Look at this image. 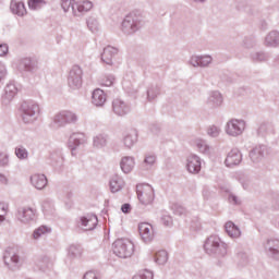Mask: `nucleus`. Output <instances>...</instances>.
Wrapping results in <instances>:
<instances>
[{"mask_svg": "<svg viewBox=\"0 0 279 279\" xmlns=\"http://www.w3.org/2000/svg\"><path fill=\"white\" fill-rule=\"evenodd\" d=\"M21 119L26 125H32L40 117V105L34 100L24 101L20 108Z\"/></svg>", "mask_w": 279, "mask_h": 279, "instance_id": "obj_1", "label": "nucleus"}, {"mask_svg": "<svg viewBox=\"0 0 279 279\" xmlns=\"http://www.w3.org/2000/svg\"><path fill=\"white\" fill-rule=\"evenodd\" d=\"M204 250L209 256L223 257L228 254V244L219 235H210L204 243Z\"/></svg>", "mask_w": 279, "mask_h": 279, "instance_id": "obj_2", "label": "nucleus"}, {"mask_svg": "<svg viewBox=\"0 0 279 279\" xmlns=\"http://www.w3.org/2000/svg\"><path fill=\"white\" fill-rule=\"evenodd\" d=\"M141 28V10H134L130 12L122 21L121 32L125 34V36H132V34H136Z\"/></svg>", "mask_w": 279, "mask_h": 279, "instance_id": "obj_3", "label": "nucleus"}, {"mask_svg": "<svg viewBox=\"0 0 279 279\" xmlns=\"http://www.w3.org/2000/svg\"><path fill=\"white\" fill-rule=\"evenodd\" d=\"M113 254L119 258H130L134 254V243L129 239H118L112 244Z\"/></svg>", "mask_w": 279, "mask_h": 279, "instance_id": "obj_4", "label": "nucleus"}, {"mask_svg": "<svg viewBox=\"0 0 279 279\" xmlns=\"http://www.w3.org/2000/svg\"><path fill=\"white\" fill-rule=\"evenodd\" d=\"M245 128H247V123L243 119H230L225 125V132L227 136H231V138H239V136H243V132H245Z\"/></svg>", "mask_w": 279, "mask_h": 279, "instance_id": "obj_5", "label": "nucleus"}, {"mask_svg": "<svg viewBox=\"0 0 279 279\" xmlns=\"http://www.w3.org/2000/svg\"><path fill=\"white\" fill-rule=\"evenodd\" d=\"M84 70L80 65H73L68 74V86L71 90H80L84 84Z\"/></svg>", "mask_w": 279, "mask_h": 279, "instance_id": "obj_6", "label": "nucleus"}, {"mask_svg": "<svg viewBox=\"0 0 279 279\" xmlns=\"http://www.w3.org/2000/svg\"><path fill=\"white\" fill-rule=\"evenodd\" d=\"M71 123H77V114L72 111H61L53 117L52 128H64Z\"/></svg>", "mask_w": 279, "mask_h": 279, "instance_id": "obj_7", "label": "nucleus"}, {"mask_svg": "<svg viewBox=\"0 0 279 279\" xmlns=\"http://www.w3.org/2000/svg\"><path fill=\"white\" fill-rule=\"evenodd\" d=\"M15 217L21 223H32V221H36V209L32 207H19Z\"/></svg>", "mask_w": 279, "mask_h": 279, "instance_id": "obj_8", "label": "nucleus"}, {"mask_svg": "<svg viewBox=\"0 0 279 279\" xmlns=\"http://www.w3.org/2000/svg\"><path fill=\"white\" fill-rule=\"evenodd\" d=\"M156 199L154 187L147 183H143L141 186V204L142 206H151Z\"/></svg>", "mask_w": 279, "mask_h": 279, "instance_id": "obj_9", "label": "nucleus"}, {"mask_svg": "<svg viewBox=\"0 0 279 279\" xmlns=\"http://www.w3.org/2000/svg\"><path fill=\"white\" fill-rule=\"evenodd\" d=\"M185 169L192 175H197L202 171V158L199 156L192 154L186 157Z\"/></svg>", "mask_w": 279, "mask_h": 279, "instance_id": "obj_10", "label": "nucleus"}, {"mask_svg": "<svg viewBox=\"0 0 279 279\" xmlns=\"http://www.w3.org/2000/svg\"><path fill=\"white\" fill-rule=\"evenodd\" d=\"M3 260L4 265L9 267V269H16L19 267V263L21 260V257L19 254H16V251L14 248H7L3 254Z\"/></svg>", "mask_w": 279, "mask_h": 279, "instance_id": "obj_11", "label": "nucleus"}, {"mask_svg": "<svg viewBox=\"0 0 279 279\" xmlns=\"http://www.w3.org/2000/svg\"><path fill=\"white\" fill-rule=\"evenodd\" d=\"M86 143V135L84 133H73L69 138V148L72 151V156H77V147Z\"/></svg>", "mask_w": 279, "mask_h": 279, "instance_id": "obj_12", "label": "nucleus"}, {"mask_svg": "<svg viewBox=\"0 0 279 279\" xmlns=\"http://www.w3.org/2000/svg\"><path fill=\"white\" fill-rule=\"evenodd\" d=\"M112 110L114 112V114H117V117H125V114H130V104H128L126 101L120 99V98H116L112 101Z\"/></svg>", "mask_w": 279, "mask_h": 279, "instance_id": "obj_13", "label": "nucleus"}, {"mask_svg": "<svg viewBox=\"0 0 279 279\" xmlns=\"http://www.w3.org/2000/svg\"><path fill=\"white\" fill-rule=\"evenodd\" d=\"M16 93H19V88L14 82H9L4 87V94L2 96L3 106H10L12 99L16 97Z\"/></svg>", "mask_w": 279, "mask_h": 279, "instance_id": "obj_14", "label": "nucleus"}, {"mask_svg": "<svg viewBox=\"0 0 279 279\" xmlns=\"http://www.w3.org/2000/svg\"><path fill=\"white\" fill-rule=\"evenodd\" d=\"M154 226H151V223L148 222H142L141 223V239L143 241V243H145L146 245H149V243H151V241H154Z\"/></svg>", "mask_w": 279, "mask_h": 279, "instance_id": "obj_15", "label": "nucleus"}, {"mask_svg": "<svg viewBox=\"0 0 279 279\" xmlns=\"http://www.w3.org/2000/svg\"><path fill=\"white\" fill-rule=\"evenodd\" d=\"M98 222L99 220L95 215L83 216L80 219L78 228H82V230H85V232H87L97 228Z\"/></svg>", "mask_w": 279, "mask_h": 279, "instance_id": "obj_16", "label": "nucleus"}, {"mask_svg": "<svg viewBox=\"0 0 279 279\" xmlns=\"http://www.w3.org/2000/svg\"><path fill=\"white\" fill-rule=\"evenodd\" d=\"M266 252L270 258L279 260V239H268L266 243Z\"/></svg>", "mask_w": 279, "mask_h": 279, "instance_id": "obj_17", "label": "nucleus"}, {"mask_svg": "<svg viewBox=\"0 0 279 279\" xmlns=\"http://www.w3.org/2000/svg\"><path fill=\"white\" fill-rule=\"evenodd\" d=\"M241 160H243V155L241 154V150H239L238 148H233L228 153L225 165L227 167H236V165H241Z\"/></svg>", "mask_w": 279, "mask_h": 279, "instance_id": "obj_18", "label": "nucleus"}, {"mask_svg": "<svg viewBox=\"0 0 279 279\" xmlns=\"http://www.w3.org/2000/svg\"><path fill=\"white\" fill-rule=\"evenodd\" d=\"M264 47L268 49H278L279 47V32L278 31H270L264 37Z\"/></svg>", "mask_w": 279, "mask_h": 279, "instance_id": "obj_19", "label": "nucleus"}, {"mask_svg": "<svg viewBox=\"0 0 279 279\" xmlns=\"http://www.w3.org/2000/svg\"><path fill=\"white\" fill-rule=\"evenodd\" d=\"M119 53V50L112 46H107L101 53V62L112 66L114 64V57Z\"/></svg>", "mask_w": 279, "mask_h": 279, "instance_id": "obj_20", "label": "nucleus"}, {"mask_svg": "<svg viewBox=\"0 0 279 279\" xmlns=\"http://www.w3.org/2000/svg\"><path fill=\"white\" fill-rule=\"evenodd\" d=\"M122 143L126 149H132L135 144L138 143V130L132 129L130 130L122 140Z\"/></svg>", "mask_w": 279, "mask_h": 279, "instance_id": "obj_21", "label": "nucleus"}, {"mask_svg": "<svg viewBox=\"0 0 279 279\" xmlns=\"http://www.w3.org/2000/svg\"><path fill=\"white\" fill-rule=\"evenodd\" d=\"M209 108H219L223 104V96L218 90L209 93L206 101Z\"/></svg>", "mask_w": 279, "mask_h": 279, "instance_id": "obj_22", "label": "nucleus"}, {"mask_svg": "<svg viewBox=\"0 0 279 279\" xmlns=\"http://www.w3.org/2000/svg\"><path fill=\"white\" fill-rule=\"evenodd\" d=\"M265 154H267V146L257 145L250 151V158L252 162L258 163L265 158Z\"/></svg>", "mask_w": 279, "mask_h": 279, "instance_id": "obj_23", "label": "nucleus"}, {"mask_svg": "<svg viewBox=\"0 0 279 279\" xmlns=\"http://www.w3.org/2000/svg\"><path fill=\"white\" fill-rule=\"evenodd\" d=\"M111 193H119L125 187V181L119 174H114L109 182Z\"/></svg>", "mask_w": 279, "mask_h": 279, "instance_id": "obj_24", "label": "nucleus"}, {"mask_svg": "<svg viewBox=\"0 0 279 279\" xmlns=\"http://www.w3.org/2000/svg\"><path fill=\"white\" fill-rule=\"evenodd\" d=\"M225 230L230 239H241V228H239L234 222L227 221L225 223Z\"/></svg>", "mask_w": 279, "mask_h": 279, "instance_id": "obj_25", "label": "nucleus"}, {"mask_svg": "<svg viewBox=\"0 0 279 279\" xmlns=\"http://www.w3.org/2000/svg\"><path fill=\"white\" fill-rule=\"evenodd\" d=\"M47 177L45 174H33L31 177V184L38 191H43L47 186Z\"/></svg>", "mask_w": 279, "mask_h": 279, "instance_id": "obj_26", "label": "nucleus"}, {"mask_svg": "<svg viewBox=\"0 0 279 279\" xmlns=\"http://www.w3.org/2000/svg\"><path fill=\"white\" fill-rule=\"evenodd\" d=\"M92 104L97 108H101L106 104V93L102 89H95L92 94Z\"/></svg>", "mask_w": 279, "mask_h": 279, "instance_id": "obj_27", "label": "nucleus"}, {"mask_svg": "<svg viewBox=\"0 0 279 279\" xmlns=\"http://www.w3.org/2000/svg\"><path fill=\"white\" fill-rule=\"evenodd\" d=\"M35 265L40 271H47V269H51V267H53V262H51L49 256L43 255L36 259Z\"/></svg>", "mask_w": 279, "mask_h": 279, "instance_id": "obj_28", "label": "nucleus"}, {"mask_svg": "<svg viewBox=\"0 0 279 279\" xmlns=\"http://www.w3.org/2000/svg\"><path fill=\"white\" fill-rule=\"evenodd\" d=\"M17 69L21 72L32 73L36 71V64L34 61H32V59L24 58L20 61Z\"/></svg>", "mask_w": 279, "mask_h": 279, "instance_id": "obj_29", "label": "nucleus"}, {"mask_svg": "<svg viewBox=\"0 0 279 279\" xmlns=\"http://www.w3.org/2000/svg\"><path fill=\"white\" fill-rule=\"evenodd\" d=\"M11 11L13 14H16L17 16H25L27 14V9H25V3L19 0H12L11 1Z\"/></svg>", "mask_w": 279, "mask_h": 279, "instance_id": "obj_30", "label": "nucleus"}, {"mask_svg": "<svg viewBox=\"0 0 279 279\" xmlns=\"http://www.w3.org/2000/svg\"><path fill=\"white\" fill-rule=\"evenodd\" d=\"M93 10V2L88 0H84L82 2L76 3L75 11L76 14H73L74 16H82V14L86 12H90Z\"/></svg>", "mask_w": 279, "mask_h": 279, "instance_id": "obj_31", "label": "nucleus"}, {"mask_svg": "<svg viewBox=\"0 0 279 279\" xmlns=\"http://www.w3.org/2000/svg\"><path fill=\"white\" fill-rule=\"evenodd\" d=\"M157 157L155 154L148 153L144 156L142 162L143 171H151L153 167L156 165Z\"/></svg>", "mask_w": 279, "mask_h": 279, "instance_id": "obj_32", "label": "nucleus"}, {"mask_svg": "<svg viewBox=\"0 0 279 279\" xmlns=\"http://www.w3.org/2000/svg\"><path fill=\"white\" fill-rule=\"evenodd\" d=\"M134 158L133 157H123L120 167L123 171V173H130L134 169Z\"/></svg>", "mask_w": 279, "mask_h": 279, "instance_id": "obj_33", "label": "nucleus"}, {"mask_svg": "<svg viewBox=\"0 0 279 279\" xmlns=\"http://www.w3.org/2000/svg\"><path fill=\"white\" fill-rule=\"evenodd\" d=\"M167 260H169V253L166 250H160L155 253V263L157 265H167Z\"/></svg>", "mask_w": 279, "mask_h": 279, "instance_id": "obj_34", "label": "nucleus"}, {"mask_svg": "<svg viewBox=\"0 0 279 279\" xmlns=\"http://www.w3.org/2000/svg\"><path fill=\"white\" fill-rule=\"evenodd\" d=\"M75 0H61V8L64 12H72V14H77L75 10Z\"/></svg>", "mask_w": 279, "mask_h": 279, "instance_id": "obj_35", "label": "nucleus"}, {"mask_svg": "<svg viewBox=\"0 0 279 279\" xmlns=\"http://www.w3.org/2000/svg\"><path fill=\"white\" fill-rule=\"evenodd\" d=\"M108 145V136L104 134L96 135L94 137V147L97 149H104Z\"/></svg>", "mask_w": 279, "mask_h": 279, "instance_id": "obj_36", "label": "nucleus"}, {"mask_svg": "<svg viewBox=\"0 0 279 279\" xmlns=\"http://www.w3.org/2000/svg\"><path fill=\"white\" fill-rule=\"evenodd\" d=\"M147 95V101H154L158 95H160V87L157 85H151L147 88L146 92Z\"/></svg>", "mask_w": 279, "mask_h": 279, "instance_id": "obj_37", "label": "nucleus"}, {"mask_svg": "<svg viewBox=\"0 0 279 279\" xmlns=\"http://www.w3.org/2000/svg\"><path fill=\"white\" fill-rule=\"evenodd\" d=\"M194 145L196 146V149H198L201 154H210V147L208 143H206V141L195 140Z\"/></svg>", "mask_w": 279, "mask_h": 279, "instance_id": "obj_38", "label": "nucleus"}, {"mask_svg": "<svg viewBox=\"0 0 279 279\" xmlns=\"http://www.w3.org/2000/svg\"><path fill=\"white\" fill-rule=\"evenodd\" d=\"M68 256L69 258H80L82 256V246L77 244L70 245Z\"/></svg>", "mask_w": 279, "mask_h": 279, "instance_id": "obj_39", "label": "nucleus"}, {"mask_svg": "<svg viewBox=\"0 0 279 279\" xmlns=\"http://www.w3.org/2000/svg\"><path fill=\"white\" fill-rule=\"evenodd\" d=\"M251 60H253V62H267V60H269V53L265 51L253 52Z\"/></svg>", "mask_w": 279, "mask_h": 279, "instance_id": "obj_40", "label": "nucleus"}, {"mask_svg": "<svg viewBox=\"0 0 279 279\" xmlns=\"http://www.w3.org/2000/svg\"><path fill=\"white\" fill-rule=\"evenodd\" d=\"M213 64V57L209 54H201L198 61L199 69H208Z\"/></svg>", "mask_w": 279, "mask_h": 279, "instance_id": "obj_41", "label": "nucleus"}, {"mask_svg": "<svg viewBox=\"0 0 279 279\" xmlns=\"http://www.w3.org/2000/svg\"><path fill=\"white\" fill-rule=\"evenodd\" d=\"M49 232H51V229H49L47 226H40L39 228L34 230L33 239H35V241H38L40 236L49 234Z\"/></svg>", "mask_w": 279, "mask_h": 279, "instance_id": "obj_42", "label": "nucleus"}, {"mask_svg": "<svg viewBox=\"0 0 279 279\" xmlns=\"http://www.w3.org/2000/svg\"><path fill=\"white\" fill-rule=\"evenodd\" d=\"M87 27L90 32H93V34H95L96 32H99V21L97 20V17L95 16H89L87 19Z\"/></svg>", "mask_w": 279, "mask_h": 279, "instance_id": "obj_43", "label": "nucleus"}, {"mask_svg": "<svg viewBox=\"0 0 279 279\" xmlns=\"http://www.w3.org/2000/svg\"><path fill=\"white\" fill-rule=\"evenodd\" d=\"M15 156L19 160H27V158H29V153L25 146H17L15 148Z\"/></svg>", "mask_w": 279, "mask_h": 279, "instance_id": "obj_44", "label": "nucleus"}, {"mask_svg": "<svg viewBox=\"0 0 279 279\" xmlns=\"http://www.w3.org/2000/svg\"><path fill=\"white\" fill-rule=\"evenodd\" d=\"M47 2L45 0H28L29 10H40Z\"/></svg>", "mask_w": 279, "mask_h": 279, "instance_id": "obj_45", "label": "nucleus"}, {"mask_svg": "<svg viewBox=\"0 0 279 279\" xmlns=\"http://www.w3.org/2000/svg\"><path fill=\"white\" fill-rule=\"evenodd\" d=\"M207 134L211 138H217L219 136V134H221V128H219L217 125H210L207 128Z\"/></svg>", "mask_w": 279, "mask_h": 279, "instance_id": "obj_46", "label": "nucleus"}, {"mask_svg": "<svg viewBox=\"0 0 279 279\" xmlns=\"http://www.w3.org/2000/svg\"><path fill=\"white\" fill-rule=\"evenodd\" d=\"M114 75L113 74H107L101 78V85L102 86H112L114 84Z\"/></svg>", "mask_w": 279, "mask_h": 279, "instance_id": "obj_47", "label": "nucleus"}, {"mask_svg": "<svg viewBox=\"0 0 279 279\" xmlns=\"http://www.w3.org/2000/svg\"><path fill=\"white\" fill-rule=\"evenodd\" d=\"M240 183L243 186L244 191H250L252 189V180L247 177H243L240 179Z\"/></svg>", "mask_w": 279, "mask_h": 279, "instance_id": "obj_48", "label": "nucleus"}, {"mask_svg": "<svg viewBox=\"0 0 279 279\" xmlns=\"http://www.w3.org/2000/svg\"><path fill=\"white\" fill-rule=\"evenodd\" d=\"M269 130H271V125L263 123L259 125L257 134H259V136H265L267 133H269Z\"/></svg>", "mask_w": 279, "mask_h": 279, "instance_id": "obj_49", "label": "nucleus"}, {"mask_svg": "<svg viewBox=\"0 0 279 279\" xmlns=\"http://www.w3.org/2000/svg\"><path fill=\"white\" fill-rule=\"evenodd\" d=\"M187 64H190V66H193L194 69H199V56L193 54L187 61Z\"/></svg>", "mask_w": 279, "mask_h": 279, "instance_id": "obj_50", "label": "nucleus"}, {"mask_svg": "<svg viewBox=\"0 0 279 279\" xmlns=\"http://www.w3.org/2000/svg\"><path fill=\"white\" fill-rule=\"evenodd\" d=\"M161 221H162L163 226H168V227L173 226V218H171V216L165 211L161 215Z\"/></svg>", "mask_w": 279, "mask_h": 279, "instance_id": "obj_51", "label": "nucleus"}, {"mask_svg": "<svg viewBox=\"0 0 279 279\" xmlns=\"http://www.w3.org/2000/svg\"><path fill=\"white\" fill-rule=\"evenodd\" d=\"M10 165V156L5 153H0V167H8Z\"/></svg>", "mask_w": 279, "mask_h": 279, "instance_id": "obj_52", "label": "nucleus"}, {"mask_svg": "<svg viewBox=\"0 0 279 279\" xmlns=\"http://www.w3.org/2000/svg\"><path fill=\"white\" fill-rule=\"evenodd\" d=\"M141 279H154V271L149 269H143L141 272Z\"/></svg>", "mask_w": 279, "mask_h": 279, "instance_id": "obj_53", "label": "nucleus"}, {"mask_svg": "<svg viewBox=\"0 0 279 279\" xmlns=\"http://www.w3.org/2000/svg\"><path fill=\"white\" fill-rule=\"evenodd\" d=\"M228 199L230 204H234L235 206H239L241 204V198H239V196L234 195L233 193L229 194Z\"/></svg>", "mask_w": 279, "mask_h": 279, "instance_id": "obj_54", "label": "nucleus"}, {"mask_svg": "<svg viewBox=\"0 0 279 279\" xmlns=\"http://www.w3.org/2000/svg\"><path fill=\"white\" fill-rule=\"evenodd\" d=\"M243 47H245V49H252L254 48V40L250 39V38H244L243 43H242Z\"/></svg>", "mask_w": 279, "mask_h": 279, "instance_id": "obj_55", "label": "nucleus"}, {"mask_svg": "<svg viewBox=\"0 0 279 279\" xmlns=\"http://www.w3.org/2000/svg\"><path fill=\"white\" fill-rule=\"evenodd\" d=\"M5 221V204L0 203V223Z\"/></svg>", "mask_w": 279, "mask_h": 279, "instance_id": "obj_56", "label": "nucleus"}, {"mask_svg": "<svg viewBox=\"0 0 279 279\" xmlns=\"http://www.w3.org/2000/svg\"><path fill=\"white\" fill-rule=\"evenodd\" d=\"M121 210L124 215H130V213H132V205H130V203L123 204Z\"/></svg>", "mask_w": 279, "mask_h": 279, "instance_id": "obj_57", "label": "nucleus"}, {"mask_svg": "<svg viewBox=\"0 0 279 279\" xmlns=\"http://www.w3.org/2000/svg\"><path fill=\"white\" fill-rule=\"evenodd\" d=\"M8 75V70L5 69V65L3 63H0V82L1 80H4Z\"/></svg>", "mask_w": 279, "mask_h": 279, "instance_id": "obj_58", "label": "nucleus"}, {"mask_svg": "<svg viewBox=\"0 0 279 279\" xmlns=\"http://www.w3.org/2000/svg\"><path fill=\"white\" fill-rule=\"evenodd\" d=\"M83 279H97V272L89 270V271L85 272Z\"/></svg>", "mask_w": 279, "mask_h": 279, "instance_id": "obj_59", "label": "nucleus"}, {"mask_svg": "<svg viewBox=\"0 0 279 279\" xmlns=\"http://www.w3.org/2000/svg\"><path fill=\"white\" fill-rule=\"evenodd\" d=\"M8 51V44H0V58L7 56Z\"/></svg>", "mask_w": 279, "mask_h": 279, "instance_id": "obj_60", "label": "nucleus"}, {"mask_svg": "<svg viewBox=\"0 0 279 279\" xmlns=\"http://www.w3.org/2000/svg\"><path fill=\"white\" fill-rule=\"evenodd\" d=\"M174 213H175V215H184V213H186V210L184 209V207L179 206Z\"/></svg>", "mask_w": 279, "mask_h": 279, "instance_id": "obj_61", "label": "nucleus"}, {"mask_svg": "<svg viewBox=\"0 0 279 279\" xmlns=\"http://www.w3.org/2000/svg\"><path fill=\"white\" fill-rule=\"evenodd\" d=\"M203 197H205V199H208L210 197V191L204 190L203 191Z\"/></svg>", "mask_w": 279, "mask_h": 279, "instance_id": "obj_62", "label": "nucleus"}, {"mask_svg": "<svg viewBox=\"0 0 279 279\" xmlns=\"http://www.w3.org/2000/svg\"><path fill=\"white\" fill-rule=\"evenodd\" d=\"M192 230H199L202 228V225L197 222L195 226H191Z\"/></svg>", "mask_w": 279, "mask_h": 279, "instance_id": "obj_63", "label": "nucleus"}, {"mask_svg": "<svg viewBox=\"0 0 279 279\" xmlns=\"http://www.w3.org/2000/svg\"><path fill=\"white\" fill-rule=\"evenodd\" d=\"M132 279H141V275H135Z\"/></svg>", "mask_w": 279, "mask_h": 279, "instance_id": "obj_64", "label": "nucleus"}]
</instances>
